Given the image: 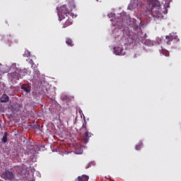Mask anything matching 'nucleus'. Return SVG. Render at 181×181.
<instances>
[{
    "label": "nucleus",
    "instance_id": "obj_1",
    "mask_svg": "<svg viewBox=\"0 0 181 181\" xmlns=\"http://www.w3.org/2000/svg\"><path fill=\"white\" fill-rule=\"evenodd\" d=\"M148 10L151 12V16H156L157 18H162V8H160V3L158 0H153L151 3L148 4Z\"/></svg>",
    "mask_w": 181,
    "mask_h": 181
},
{
    "label": "nucleus",
    "instance_id": "obj_2",
    "mask_svg": "<svg viewBox=\"0 0 181 181\" xmlns=\"http://www.w3.org/2000/svg\"><path fill=\"white\" fill-rule=\"evenodd\" d=\"M79 134L81 135H83V142L84 144H88V139H90V138H91V135H93V134H91V132H88V129H87V127L84 124H83L82 127L79 130Z\"/></svg>",
    "mask_w": 181,
    "mask_h": 181
},
{
    "label": "nucleus",
    "instance_id": "obj_3",
    "mask_svg": "<svg viewBox=\"0 0 181 181\" xmlns=\"http://www.w3.org/2000/svg\"><path fill=\"white\" fill-rule=\"evenodd\" d=\"M65 16H69L70 15V11H69V8H67L66 5H62L58 10V16L59 21H62L64 19Z\"/></svg>",
    "mask_w": 181,
    "mask_h": 181
},
{
    "label": "nucleus",
    "instance_id": "obj_4",
    "mask_svg": "<svg viewBox=\"0 0 181 181\" xmlns=\"http://www.w3.org/2000/svg\"><path fill=\"white\" fill-rule=\"evenodd\" d=\"M125 13H122L120 17L118 19H115L112 21L113 26H116L117 29H122L124 28V23L125 22Z\"/></svg>",
    "mask_w": 181,
    "mask_h": 181
},
{
    "label": "nucleus",
    "instance_id": "obj_5",
    "mask_svg": "<svg viewBox=\"0 0 181 181\" xmlns=\"http://www.w3.org/2000/svg\"><path fill=\"white\" fill-rule=\"evenodd\" d=\"M8 78L13 84H16L18 80H21V74L19 73V69H17L14 72L8 74Z\"/></svg>",
    "mask_w": 181,
    "mask_h": 181
},
{
    "label": "nucleus",
    "instance_id": "obj_6",
    "mask_svg": "<svg viewBox=\"0 0 181 181\" xmlns=\"http://www.w3.org/2000/svg\"><path fill=\"white\" fill-rule=\"evenodd\" d=\"M1 177L4 180H13L15 179V174L12 172V170H7L2 173Z\"/></svg>",
    "mask_w": 181,
    "mask_h": 181
},
{
    "label": "nucleus",
    "instance_id": "obj_7",
    "mask_svg": "<svg viewBox=\"0 0 181 181\" xmlns=\"http://www.w3.org/2000/svg\"><path fill=\"white\" fill-rule=\"evenodd\" d=\"M115 54L117 56H124V48L121 47H115L114 48Z\"/></svg>",
    "mask_w": 181,
    "mask_h": 181
},
{
    "label": "nucleus",
    "instance_id": "obj_8",
    "mask_svg": "<svg viewBox=\"0 0 181 181\" xmlns=\"http://www.w3.org/2000/svg\"><path fill=\"white\" fill-rule=\"evenodd\" d=\"M30 85L28 83H24L21 86V91L25 93V94H29L30 93Z\"/></svg>",
    "mask_w": 181,
    "mask_h": 181
},
{
    "label": "nucleus",
    "instance_id": "obj_9",
    "mask_svg": "<svg viewBox=\"0 0 181 181\" xmlns=\"http://www.w3.org/2000/svg\"><path fill=\"white\" fill-rule=\"evenodd\" d=\"M19 74H21V77H23L25 76H28V74H30V70L29 69H18Z\"/></svg>",
    "mask_w": 181,
    "mask_h": 181
},
{
    "label": "nucleus",
    "instance_id": "obj_10",
    "mask_svg": "<svg viewBox=\"0 0 181 181\" xmlns=\"http://www.w3.org/2000/svg\"><path fill=\"white\" fill-rule=\"evenodd\" d=\"M0 103H9V96L6 94H3L0 98Z\"/></svg>",
    "mask_w": 181,
    "mask_h": 181
},
{
    "label": "nucleus",
    "instance_id": "obj_11",
    "mask_svg": "<svg viewBox=\"0 0 181 181\" xmlns=\"http://www.w3.org/2000/svg\"><path fill=\"white\" fill-rule=\"evenodd\" d=\"M33 77L36 80H37L38 78H40V72L39 71V69H37V67H34Z\"/></svg>",
    "mask_w": 181,
    "mask_h": 181
},
{
    "label": "nucleus",
    "instance_id": "obj_12",
    "mask_svg": "<svg viewBox=\"0 0 181 181\" xmlns=\"http://www.w3.org/2000/svg\"><path fill=\"white\" fill-rule=\"evenodd\" d=\"M61 100H62V101H65V103H69V101H71V97L68 95H64L61 96Z\"/></svg>",
    "mask_w": 181,
    "mask_h": 181
},
{
    "label": "nucleus",
    "instance_id": "obj_13",
    "mask_svg": "<svg viewBox=\"0 0 181 181\" xmlns=\"http://www.w3.org/2000/svg\"><path fill=\"white\" fill-rule=\"evenodd\" d=\"M88 176L86 175H83L81 176H78V178L75 181H88Z\"/></svg>",
    "mask_w": 181,
    "mask_h": 181
},
{
    "label": "nucleus",
    "instance_id": "obj_14",
    "mask_svg": "<svg viewBox=\"0 0 181 181\" xmlns=\"http://www.w3.org/2000/svg\"><path fill=\"white\" fill-rule=\"evenodd\" d=\"M70 25H73V20L69 18L66 21V22L64 23L62 28H68V26H70Z\"/></svg>",
    "mask_w": 181,
    "mask_h": 181
},
{
    "label": "nucleus",
    "instance_id": "obj_15",
    "mask_svg": "<svg viewBox=\"0 0 181 181\" xmlns=\"http://www.w3.org/2000/svg\"><path fill=\"white\" fill-rule=\"evenodd\" d=\"M165 39H166V40H165V43L167 44V45H170V42H173V36H172V35H167L166 37H165Z\"/></svg>",
    "mask_w": 181,
    "mask_h": 181
},
{
    "label": "nucleus",
    "instance_id": "obj_16",
    "mask_svg": "<svg viewBox=\"0 0 181 181\" xmlns=\"http://www.w3.org/2000/svg\"><path fill=\"white\" fill-rule=\"evenodd\" d=\"M3 144L8 142V132H5L3 138L1 139Z\"/></svg>",
    "mask_w": 181,
    "mask_h": 181
},
{
    "label": "nucleus",
    "instance_id": "obj_17",
    "mask_svg": "<svg viewBox=\"0 0 181 181\" xmlns=\"http://www.w3.org/2000/svg\"><path fill=\"white\" fill-rule=\"evenodd\" d=\"M66 43L68 45V46H74V44H73V40H71L70 38L66 39Z\"/></svg>",
    "mask_w": 181,
    "mask_h": 181
},
{
    "label": "nucleus",
    "instance_id": "obj_18",
    "mask_svg": "<svg viewBox=\"0 0 181 181\" xmlns=\"http://www.w3.org/2000/svg\"><path fill=\"white\" fill-rule=\"evenodd\" d=\"M27 62H28V63H30V64H31V67H34L33 66L35 64V62H33V59L28 58L27 59Z\"/></svg>",
    "mask_w": 181,
    "mask_h": 181
},
{
    "label": "nucleus",
    "instance_id": "obj_19",
    "mask_svg": "<svg viewBox=\"0 0 181 181\" xmlns=\"http://www.w3.org/2000/svg\"><path fill=\"white\" fill-rule=\"evenodd\" d=\"M23 56L25 57H29V56H30V52H29L28 50H25Z\"/></svg>",
    "mask_w": 181,
    "mask_h": 181
},
{
    "label": "nucleus",
    "instance_id": "obj_20",
    "mask_svg": "<svg viewBox=\"0 0 181 181\" xmlns=\"http://www.w3.org/2000/svg\"><path fill=\"white\" fill-rule=\"evenodd\" d=\"M172 0H166V2L164 5L165 8H169V5H170V3L171 2Z\"/></svg>",
    "mask_w": 181,
    "mask_h": 181
},
{
    "label": "nucleus",
    "instance_id": "obj_21",
    "mask_svg": "<svg viewBox=\"0 0 181 181\" xmlns=\"http://www.w3.org/2000/svg\"><path fill=\"white\" fill-rule=\"evenodd\" d=\"M141 145H142V142H139V144L136 146V151H139V149H141Z\"/></svg>",
    "mask_w": 181,
    "mask_h": 181
},
{
    "label": "nucleus",
    "instance_id": "obj_22",
    "mask_svg": "<svg viewBox=\"0 0 181 181\" xmlns=\"http://www.w3.org/2000/svg\"><path fill=\"white\" fill-rule=\"evenodd\" d=\"M36 66V65H35V64H34V65H33V68H34V69H35V67H37V66Z\"/></svg>",
    "mask_w": 181,
    "mask_h": 181
}]
</instances>
